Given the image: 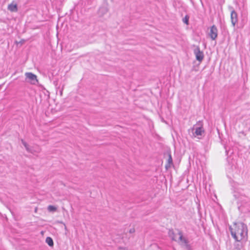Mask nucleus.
Returning a JSON list of instances; mask_svg holds the SVG:
<instances>
[{"mask_svg":"<svg viewBox=\"0 0 250 250\" xmlns=\"http://www.w3.org/2000/svg\"><path fill=\"white\" fill-rule=\"evenodd\" d=\"M232 237L237 242L247 239L248 228L246 224L242 222L235 223L229 228Z\"/></svg>","mask_w":250,"mask_h":250,"instance_id":"nucleus-1","label":"nucleus"},{"mask_svg":"<svg viewBox=\"0 0 250 250\" xmlns=\"http://www.w3.org/2000/svg\"><path fill=\"white\" fill-rule=\"evenodd\" d=\"M191 130L194 136H202L204 133L203 124L202 121H199L193 125Z\"/></svg>","mask_w":250,"mask_h":250,"instance_id":"nucleus-2","label":"nucleus"},{"mask_svg":"<svg viewBox=\"0 0 250 250\" xmlns=\"http://www.w3.org/2000/svg\"><path fill=\"white\" fill-rule=\"evenodd\" d=\"M26 76V81L27 82L32 84H36L38 83L37 76L31 72H26L25 73Z\"/></svg>","mask_w":250,"mask_h":250,"instance_id":"nucleus-3","label":"nucleus"},{"mask_svg":"<svg viewBox=\"0 0 250 250\" xmlns=\"http://www.w3.org/2000/svg\"><path fill=\"white\" fill-rule=\"evenodd\" d=\"M178 235H179V238L177 242L182 245H184L186 247H189V245L188 244L189 242L188 239L183 237V233L181 231L179 230L178 231Z\"/></svg>","mask_w":250,"mask_h":250,"instance_id":"nucleus-4","label":"nucleus"},{"mask_svg":"<svg viewBox=\"0 0 250 250\" xmlns=\"http://www.w3.org/2000/svg\"><path fill=\"white\" fill-rule=\"evenodd\" d=\"M194 54L195 55L196 59L199 62H201L204 57L203 51H201L200 48L197 46L194 50Z\"/></svg>","mask_w":250,"mask_h":250,"instance_id":"nucleus-5","label":"nucleus"},{"mask_svg":"<svg viewBox=\"0 0 250 250\" xmlns=\"http://www.w3.org/2000/svg\"><path fill=\"white\" fill-rule=\"evenodd\" d=\"M209 34L210 37L212 40H215L217 37L218 30L215 25H213L211 27Z\"/></svg>","mask_w":250,"mask_h":250,"instance_id":"nucleus-6","label":"nucleus"},{"mask_svg":"<svg viewBox=\"0 0 250 250\" xmlns=\"http://www.w3.org/2000/svg\"><path fill=\"white\" fill-rule=\"evenodd\" d=\"M231 22L233 27H234L236 23L237 22V14L236 12L234 10H232L231 12Z\"/></svg>","mask_w":250,"mask_h":250,"instance_id":"nucleus-7","label":"nucleus"},{"mask_svg":"<svg viewBox=\"0 0 250 250\" xmlns=\"http://www.w3.org/2000/svg\"><path fill=\"white\" fill-rule=\"evenodd\" d=\"M8 9L11 12H17L18 11L17 5L12 3L8 5Z\"/></svg>","mask_w":250,"mask_h":250,"instance_id":"nucleus-8","label":"nucleus"},{"mask_svg":"<svg viewBox=\"0 0 250 250\" xmlns=\"http://www.w3.org/2000/svg\"><path fill=\"white\" fill-rule=\"evenodd\" d=\"M169 237L173 241H178L177 236L178 234H175L172 230H170L168 232Z\"/></svg>","mask_w":250,"mask_h":250,"instance_id":"nucleus-9","label":"nucleus"},{"mask_svg":"<svg viewBox=\"0 0 250 250\" xmlns=\"http://www.w3.org/2000/svg\"><path fill=\"white\" fill-rule=\"evenodd\" d=\"M21 143L25 147L26 150L30 153H33V151L32 149L23 140H21Z\"/></svg>","mask_w":250,"mask_h":250,"instance_id":"nucleus-10","label":"nucleus"},{"mask_svg":"<svg viewBox=\"0 0 250 250\" xmlns=\"http://www.w3.org/2000/svg\"><path fill=\"white\" fill-rule=\"evenodd\" d=\"M46 242L49 246H53L54 245L53 241L51 237H47L46 239Z\"/></svg>","mask_w":250,"mask_h":250,"instance_id":"nucleus-11","label":"nucleus"},{"mask_svg":"<svg viewBox=\"0 0 250 250\" xmlns=\"http://www.w3.org/2000/svg\"><path fill=\"white\" fill-rule=\"evenodd\" d=\"M56 209L57 208L53 206L50 205L48 207V210L49 211H55L56 210Z\"/></svg>","mask_w":250,"mask_h":250,"instance_id":"nucleus-12","label":"nucleus"},{"mask_svg":"<svg viewBox=\"0 0 250 250\" xmlns=\"http://www.w3.org/2000/svg\"><path fill=\"white\" fill-rule=\"evenodd\" d=\"M189 17L188 16H186L183 19V21L186 24H188Z\"/></svg>","mask_w":250,"mask_h":250,"instance_id":"nucleus-13","label":"nucleus"},{"mask_svg":"<svg viewBox=\"0 0 250 250\" xmlns=\"http://www.w3.org/2000/svg\"><path fill=\"white\" fill-rule=\"evenodd\" d=\"M167 162L169 164H171L172 163V159L170 154L169 155V158L167 160Z\"/></svg>","mask_w":250,"mask_h":250,"instance_id":"nucleus-14","label":"nucleus"},{"mask_svg":"<svg viewBox=\"0 0 250 250\" xmlns=\"http://www.w3.org/2000/svg\"><path fill=\"white\" fill-rule=\"evenodd\" d=\"M134 231H135V229H131L129 230V232H130V233H133V232H134Z\"/></svg>","mask_w":250,"mask_h":250,"instance_id":"nucleus-15","label":"nucleus"},{"mask_svg":"<svg viewBox=\"0 0 250 250\" xmlns=\"http://www.w3.org/2000/svg\"><path fill=\"white\" fill-rule=\"evenodd\" d=\"M187 249H188V250H190V247L189 246V247H186Z\"/></svg>","mask_w":250,"mask_h":250,"instance_id":"nucleus-16","label":"nucleus"},{"mask_svg":"<svg viewBox=\"0 0 250 250\" xmlns=\"http://www.w3.org/2000/svg\"><path fill=\"white\" fill-rule=\"evenodd\" d=\"M187 249H188V250H190V247L189 246V247H186Z\"/></svg>","mask_w":250,"mask_h":250,"instance_id":"nucleus-17","label":"nucleus"}]
</instances>
